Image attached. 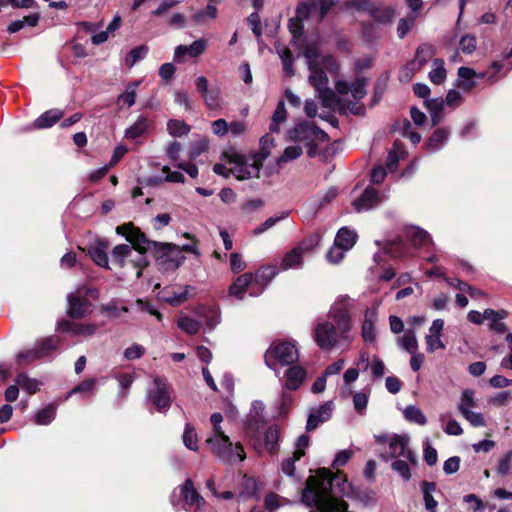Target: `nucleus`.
Masks as SVG:
<instances>
[{"label": "nucleus", "instance_id": "obj_54", "mask_svg": "<svg viewBox=\"0 0 512 512\" xmlns=\"http://www.w3.org/2000/svg\"><path fill=\"white\" fill-rule=\"evenodd\" d=\"M94 391H95V380L94 379H89V380L83 381L82 383L77 385L75 388H73L68 393L66 398H68L72 394H77V393H81L84 396H90V395H92L94 393Z\"/></svg>", "mask_w": 512, "mask_h": 512}, {"label": "nucleus", "instance_id": "obj_17", "mask_svg": "<svg viewBox=\"0 0 512 512\" xmlns=\"http://www.w3.org/2000/svg\"><path fill=\"white\" fill-rule=\"evenodd\" d=\"M58 330L68 332L72 336L90 337L98 330V325L95 323H80L62 320L58 322Z\"/></svg>", "mask_w": 512, "mask_h": 512}, {"label": "nucleus", "instance_id": "obj_34", "mask_svg": "<svg viewBox=\"0 0 512 512\" xmlns=\"http://www.w3.org/2000/svg\"><path fill=\"white\" fill-rule=\"evenodd\" d=\"M447 72L444 62L441 59H434L432 70L429 72V79L433 84L440 85L446 80Z\"/></svg>", "mask_w": 512, "mask_h": 512}, {"label": "nucleus", "instance_id": "obj_8", "mask_svg": "<svg viewBox=\"0 0 512 512\" xmlns=\"http://www.w3.org/2000/svg\"><path fill=\"white\" fill-rule=\"evenodd\" d=\"M228 165L232 175L238 180H246L259 176L262 161L256 156L246 158L241 154L232 153L229 155Z\"/></svg>", "mask_w": 512, "mask_h": 512}, {"label": "nucleus", "instance_id": "obj_64", "mask_svg": "<svg viewBox=\"0 0 512 512\" xmlns=\"http://www.w3.org/2000/svg\"><path fill=\"white\" fill-rule=\"evenodd\" d=\"M145 348L139 344H133L124 351V358L126 360L139 359L143 356Z\"/></svg>", "mask_w": 512, "mask_h": 512}, {"label": "nucleus", "instance_id": "obj_31", "mask_svg": "<svg viewBox=\"0 0 512 512\" xmlns=\"http://www.w3.org/2000/svg\"><path fill=\"white\" fill-rule=\"evenodd\" d=\"M280 429L277 425L269 426L264 434L265 449L269 453H276L279 449Z\"/></svg>", "mask_w": 512, "mask_h": 512}, {"label": "nucleus", "instance_id": "obj_24", "mask_svg": "<svg viewBox=\"0 0 512 512\" xmlns=\"http://www.w3.org/2000/svg\"><path fill=\"white\" fill-rule=\"evenodd\" d=\"M485 73L477 74L472 68L460 67L458 69L457 86L464 92L471 91L476 86L475 78H484Z\"/></svg>", "mask_w": 512, "mask_h": 512}, {"label": "nucleus", "instance_id": "obj_37", "mask_svg": "<svg viewBox=\"0 0 512 512\" xmlns=\"http://www.w3.org/2000/svg\"><path fill=\"white\" fill-rule=\"evenodd\" d=\"M149 124L147 118L140 116L133 125L125 131V137L128 139H135L142 136L148 129Z\"/></svg>", "mask_w": 512, "mask_h": 512}, {"label": "nucleus", "instance_id": "obj_42", "mask_svg": "<svg viewBox=\"0 0 512 512\" xmlns=\"http://www.w3.org/2000/svg\"><path fill=\"white\" fill-rule=\"evenodd\" d=\"M16 384L29 394H34L39 390L41 383L35 378H30L25 373H20L16 377Z\"/></svg>", "mask_w": 512, "mask_h": 512}, {"label": "nucleus", "instance_id": "obj_46", "mask_svg": "<svg viewBox=\"0 0 512 512\" xmlns=\"http://www.w3.org/2000/svg\"><path fill=\"white\" fill-rule=\"evenodd\" d=\"M203 100L207 107L212 110H217L221 108V92L217 87L210 88L206 94L203 96Z\"/></svg>", "mask_w": 512, "mask_h": 512}, {"label": "nucleus", "instance_id": "obj_4", "mask_svg": "<svg viewBox=\"0 0 512 512\" xmlns=\"http://www.w3.org/2000/svg\"><path fill=\"white\" fill-rule=\"evenodd\" d=\"M338 476L327 479L310 476L302 492V501L311 507L310 512H348L347 504L336 497L334 486L340 485Z\"/></svg>", "mask_w": 512, "mask_h": 512}, {"label": "nucleus", "instance_id": "obj_3", "mask_svg": "<svg viewBox=\"0 0 512 512\" xmlns=\"http://www.w3.org/2000/svg\"><path fill=\"white\" fill-rule=\"evenodd\" d=\"M350 305L349 296H339L329 311V316L335 324L324 321L315 327L314 340L321 349L329 350L337 344L340 338H347L346 335L351 329V317L348 311Z\"/></svg>", "mask_w": 512, "mask_h": 512}, {"label": "nucleus", "instance_id": "obj_61", "mask_svg": "<svg viewBox=\"0 0 512 512\" xmlns=\"http://www.w3.org/2000/svg\"><path fill=\"white\" fill-rule=\"evenodd\" d=\"M476 49V38L472 35H465L460 39L459 50L471 54Z\"/></svg>", "mask_w": 512, "mask_h": 512}, {"label": "nucleus", "instance_id": "obj_19", "mask_svg": "<svg viewBox=\"0 0 512 512\" xmlns=\"http://www.w3.org/2000/svg\"><path fill=\"white\" fill-rule=\"evenodd\" d=\"M307 377V370L300 365H289L284 374L283 386L289 391L298 390Z\"/></svg>", "mask_w": 512, "mask_h": 512}, {"label": "nucleus", "instance_id": "obj_51", "mask_svg": "<svg viewBox=\"0 0 512 512\" xmlns=\"http://www.w3.org/2000/svg\"><path fill=\"white\" fill-rule=\"evenodd\" d=\"M167 130L170 135L179 137L186 135L190 131V127L185 122L174 119L167 123Z\"/></svg>", "mask_w": 512, "mask_h": 512}, {"label": "nucleus", "instance_id": "obj_62", "mask_svg": "<svg viewBox=\"0 0 512 512\" xmlns=\"http://www.w3.org/2000/svg\"><path fill=\"white\" fill-rule=\"evenodd\" d=\"M359 370L360 368H349L344 372L343 380L345 382V389L343 390V393H352L351 388H349V385L353 382H355L359 377Z\"/></svg>", "mask_w": 512, "mask_h": 512}, {"label": "nucleus", "instance_id": "obj_56", "mask_svg": "<svg viewBox=\"0 0 512 512\" xmlns=\"http://www.w3.org/2000/svg\"><path fill=\"white\" fill-rule=\"evenodd\" d=\"M369 396L365 392H356L353 395V406L355 411L363 415L366 411Z\"/></svg>", "mask_w": 512, "mask_h": 512}, {"label": "nucleus", "instance_id": "obj_20", "mask_svg": "<svg viewBox=\"0 0 512 512\" xmlns=\"http://www.w3.org/2000/svg\"><path fill=\"white\" fill-rule=\"evenodd\" d=\"M207 45L205 39L195 40L190 45H178L174 51V61L181 63L185 56L197 58L205 52Z\"/></svg>", "mask_w": 512, "mask_h": 512}, {"label": "nucleus", "instance_id": "obj_40", "mask_svg": "<svg viewBox=\"0 0 512 512\" xmlns=\"http://www.w3.org/2000/svg\"><path fill=\"white\" fill-rule=\"evenodd\" d=\"M433 54L432 47L427 44H423L419 46L416 52L415 59L410 63V66L415 67V69H421L427 61L431 58Z\"/></svg>", "mask_w": 512, "mask_h": 512}, {"label": "nucleus", "instance_id": "obj_7", "mask_svg": "<svg viewBox=\"0 0 512 512\" xmlns=\"http://www.w3.org/2000/svg\"><path fill=\"white\" fill-rule=\"evenodd\" d=\"M88 296L96 299L98 291L91 287H81L68 295V314L72 318L80 319L92 313L93 304L87 299Z\"/></svg>", "mask_w": 512, "mask_h": 512}, {"label": "nucleus", "instance_id": "obj_2", "mask_svg": "<svg viewBox=\"0 0 512 512\" xmlns=\"http://www.w3.org/2000/svg\"><path fill=\"white\" fill-rule=\"evenodd\" d=\"M116 233L125 237L131 245H116L111 252L112 263L120 268L135 270L136 278H140L142 270L148 266L145 253L151 248L152 241L132 223L117 226Z\"/></svg>", "mask_w": 512, "mask_h": 512}, {"label": "nucleus", "instance_id": "obj_30", "mask_svg": "<svg viewBox=\"0 0 512 512\" xmlns=\"http://www.w3.org/2000/svg\"><path fill=\"white\" fill-rule=\"evenodd\" d=\"M64 113L59 109H51L43 114H41L36 120H35V127L39 129L43 128H49L53 126L56 122H58L62 117Z\"/></svg>", "mask_w": 512, "mask_h": 512}, {"label": "nucleus", "instance_id": "obj_53", "mask_svg": "<svg viewBox=\"0 0 512 512\" xmlns=\"http://www.w3.org/2000/svg\"><path fill=\"white\" fill-rule=\"evenodd\" d=\"M445 101L443 99H431L426 101V106L431 114L432 121L436 124L439 121L440 113L443 110Z\"/></svg>", "mask_w": 512, "mask_h": 512}, {"label": "nucleus", "instance_id": "obj_36", "mask_svg": "<svg viewBox=\"0 0 512 512\" xmlns=\"http://www.w3.org/2000/svg\"><path fill=\"white\" fill-rule=\"evenodd\" d=\"M512 471V450L501 454L497 459L496 473L500 477L508 476Z\"/></svg>", "mask_w": 512, "mask_h": 512}, {"label": "nucleus", "instance_id": "obj_23", "mask_svg": "<svg viewBox=\"0 0 512 512\" xmlns=\"http://www.w3.org/2000/svg\"><path fill=\"white\" fill-rule=\"evenodd\" d=\"M380 203L377 191L371 187H367L360 197L353 201L354 209L357 212H365Z\"/></svg>", "mask_w": 512, "mask_h": 512}, {"label": "nucleus", "instance_id": "obj_16", "mask_svg": "<svg viewBox=\"0 0 512 512\" xmlns=\"http://www.w3.org/2000/svg\"><path fill=\"white\" fill-rule=\"evenodd\" d=\"M356 366L359 367L362 371H367L370 369L374 380L382 378L386 372V366L384 362L377 355H374L372 358H370L366 352H362L360 354L359 359L356 361Z\"/></svg>", "mask_w": 512, "mask_h": 512}, {"label": "nucleus", "instance_id": "obj_9", "mask_svg": "<svg viewBox=\"0 0 512 512\" xmlns=\"http://www.w3.org/2000/svg\"><path fill=\"white\" fill-rule=\"evenodd\" d=\"M212 452L224 463H233L236 460L243 461L246 454L240 443H233L228 436L218 438H208L206 440Z\"/></svg>", "mask_w": 512, "mask_h": 512}, {"label": "nucleus", "instance_id": "obj_38", "mask_svg": "<svg viewBox=\"0 0 512 512\" xmlns=\"http://www.w3.org/2000/svg\"><path fill=\"white\" fill-rule=\"evenodd\" d=\"M276 50L282 61L283 70L285 74L289 77L294 76L295 70L293 68V56L291 51L284 46H278Z\"/></svg>", "mask_w": 512, "mask_h": 512}, {"label": "nucleus", "instance_id": "obj_63", "mask_svg": "<svg viewBox=\"0 0 512 512\" xmlns=\"http://www.w3.org/2000/svg\"><path fill=\"white\" fill-rule=\"evenodd\" d=\"M216 16L217 8L214 5H207V7L204 10L199 11L194 15V20L197 23H202L205 20V18L214 19L216 18Z\"/></svg>", "mask_w": 512, "mask_h": 512}, {"label": "nucleus", "instance_id": "obj_44", "mask_svg": "<svg viewBox=\"0 0 512 512\" xmlns=\"http://www.w3.org/2000/svg\"><path fill=\"white\" fill-rule=\"evenodd\" d=\"M138 87V82H133L129 84L126 90L118 96L117 104L120 107L127 106L131 107L136 100V89Z\"/></svg>", "mask_w": 512, "mask_h": 512}, {"label": "nucleus", "instance_id": "obj_5", "mask_svg": "<svg viewBox=\"0 0 512 512\" xmlns=\"http://www.w3.org/2000/svg\"><path fill=\"white\" fill-rule=\"evenodd\" d=\"M374 437L379 444L388 445V451L383 457L385 460H393L391 468L404 481H409L412 477L411 466L416 464V455L409 447V436L407 434H380Z\"/></svg>", "mask_w": 512, "mask_h": 512}, {"label": "nucleus", "instance_id": "obj_49", "mask_svg": "<svg viewBox=\"0 0 512 512\" xmlns=\"http://www.w3.org/2000/svg\"><path fill=\"white\" fill-rule=\"evenodd\" d=\"M183 443L188 449L192 451L198 450L197 434L194 427L189 423L185 425L183 433Z\"/></svg>", "mask_w": 512, "mask_h": 512}, {"label": "nucleus", "instance_id": "obj_57", "mask_svg": "<svg viewBox=\"0 0 512 512\" xmlns=\"http://www.w3.org/2000/svg\"><path fill=\"white\" fill-rule=\"evenodd\" d=\"M347 251V249H344L343 247L334 243V245L327 252V260L332 264H338L344 258Z\"/></svg>", "mask_w": 512, "mask_h": 512}, {"label": "nucleus", "instance_id": "obj_13", "mask_svg": "<svg viewBox=\"0 0 512 512\" xmlns=\"http://www.w3.org/2000/svg\"><path fill=\"white\" fill-rule=\"evenodd\" d=\"M147 398L159 412L165 413L171 405L170 387L167 381L164 378L155 377Z\"/></svg>", "mask_w": 512, "mask_h": 512}, {"label": "nucleus", "instance_id": "obj_41", "mask_svg": "<svg viewBox=\"0 0 512 512\" xmlns=\"http://www.w3.org/2000/svg\"><path fill=\"white\" fill-rule=\"evenodd\" d=\"M55 416L56 406L49 404L36 412L34 421L37 425H48L54 420Z\"/></svg>", "mask_w": 512, "mask_h": 512}, {"label": "nucleus", "instance_id": "obj_14", "mask_svg": "<svg viewBox=\"0 0 512 512\" xmlns=\"http://www.w3.org/2000/svg\"><path fill=\"white\" fill-rule=\"evenodd\" d=\"M327 135L311 122L304 121L289 131V137L295 142L309 145L311 142L325 138Z\"/></svg>", "mask_w": 512, "mask_h": 512}, {"label": "nucleus", "instance_id": "obj_1", "mask_svg": "<svg viewBox=\"0 0 512 512\" xmlns=\"http://www.w3.org/2000/svg\"><path fill=\"white\" fill-rule=\"evenodd\" d=\"M309 70L308 81L315 89L322 105L332 111L342 114H360L363 108L355 102L346 101L328 87L327 72L337 75L339 64L331 55H322L317 46H308L304 51Z\"/></svg>", "mask_w": 512, "mask_h": 512}, {"label": "nucleus", "instance_id": "obj_27", "mask_svg": "<svg viewBox=\"0 0 512 512\" xmlns=\"http://www.w3.org/2000/svg\"><path fill=\"white\" fill-rule=\"evenodd\" d=\"M196 314L205 321L209 330L214 329L220 322V313L215 307L200 305L196 309Z\"/></svg>", "mask_w": 512, "mask_h": 512}, {"label": "nucleus", "instance_id": "obj_26", "mask_svg": "<svg viewBox=\"0 0 512 512\" xmlns=\"http://www.w3.org/2000/svg\"><path fill=\"white\" fill-rule=\"evenodd\" d=\"M279 273V268L275 265H269L261 267L255 274V282L261 286V289L257 293H251L252 296H257L263 292L272 279H274Z\"/></svg>", "mask_w": 512, "mask_h": 512}, {"label": "nucleus", "instance_id": "obj_25", "mask_svg": "<svg viewBox=\"0 0 512 512\" xmlns=\"http://www.w3.org/2000/svg\"><path fill=\"white\" fill-rule=\"evenodd\" d=\"M252 281V273H244L240 275L229 287V295L235 297L237 300H243L246 294V290Z\"/></svg>", "mask_w": 512, "mask_h": 512}, {"label": "nucleus", "instance_id": "obj_60", "mask_svg": "<svg viewBox=\"0 0 512 512\" xmlns=\"http://www.w3.org/2000/svg\"><path fill=\"white\" fill-rule=\"evenodd\" d=\"M265 406L263 402L259 400H255L251 404V409L249 413V417L252 418L256 423L263 422L264 420V412Z\"/></svg>", "mask_w": 512, "mask_h": 512}, {"label": "nucleus", "instance_id": "obj_47", "mask_svg": "<svg viewBox=\"0 0 512 512\" xmlns=\"http://www.w3.org/2000/svg\"><path fill=\"white\" fill-rule=\"evenodd\" d=\"M195 293V288L192 286H186L178 292H173L171 295L164 297L165 301L171 305H179L187 300L188 297Z\"/></svg>", "mask_w": 512, "mask_h": 512}, {"label": "nucleus", "instance_id": "obj_21", "mask_svg": "<svg viewBox=\"0 0 512 512\" xmlns=\"http://www.w3.org/2000/svg\"><path fill=\"white\" fill-rule=\"evenodd\" d=\"M179 489L186 505L197 510H202L205 507L206 501L195 489L191 479L188 478Z\"/></svg>", "mask_w": 512, "mask_h": 512}, {"label": "nucleus", "instance_id": "obj_28", "mask_svg": "<svg viewBox=\"0 0 512 512\" xmlns=\"http://www.w3.org/2000/svg\"><path fill=\"white\" fill-rule=\"evenodd\" d=\"M397 346L407 353H414L418 350V340L414 329L408 328L404 334L396 339Z\"/></svg>", "mask_w": 512, "mask_h": 512}, {"label": "nucleus", "instance_id": "obj_52", "mask_svg": "<svg viewBox=\"0 0 512 512\" xmlns=\"http://www.w3.org/2000/svg\"><path fill=\"white\" fill-rule=\"evenodd\" d=\"M288 215H289V212L283 211V212H280L279 215L269 217L260 226H258L257 228L254 229V234L258 235V234H261V233L267 231L268 229L272 228L279 221L287 218Z\"/></svg>", "mask_w": 512, "mask_h": 512}, {"label": "nucleus", "instance_id": "obj_11", "mask_svg": "<svg viewBox=\"0 0 512 512\" xmlns=\"http://www.w3.org/2000/svg\"><path fill=\"white\" fill-rule=\"evenodd\" d=\"M317 244L318 241L312 237L299 242L296 246L284 254L280 269L286 271L289 269L302 268L304 263L303 256L306 253L312 251Z\"/></svg>", "mask_w": 512, "mask_h": 512}, {"label": "nucleus", "instance_id": "obj_45", "mask_svg": "<svg viewBox=\"0 0 512 512\" xmlns=\"http://www.w3.org/2000/svg\"><path fill=\"white\" fill-rule=\"evenodd\" d=\"M177 326L187 334L194 335L200 329V322L189 316L183 315L178 318Z\"/></svg>", "mask_w": 512, "mask_h": 512}, {"label": "nucleus", "instance_id": "obj_6", "mask_svg": "<svg viewBox=\"0 0 512 512\" xmlns=\"http://www.w3.org/2000/svg\"><path fill=\"white\" fill-rule=\"evenodd\" d=\"M299 359V351L296 341H274L267 349L264 360L267 367L277 372V365L289 366Z\"/></svg>", "mask_w": 512, "mask_h": 512}, {"label": "nucleus", "instance_id": "obj_12", "mask_svg": "<svg viewBox=\"0 0 512 512\" xmlns=\"http://www.w3.org/2000/svg\"><path fill=\"white\" fill-rule=\"evenodd\" d=\"M476 406L477 402L475 399V391L472 389L463 390L457 405L458 411L471 426L484 427L486 425V421L483 414L473 411Z\"/></svg>", "mask_w": 512, "mask_h": 512}, {"label": "nucleus", "instance_id": "obj_33", "mask_svg": "<svg viewBox=\"0 0 512 512\" xmlns=\"http://www.w3.org/2000/svg\"><path fill=\"white\" fill-rule=\"evenodd\" d=\"M108 246L103 243H97L89 248V254L91 259L98 266L108 268Z\"/></svg>", "mask_w": 512, "mask_h": 512}, {"label": "nucleus", "instance_id": "obj_29", "mask_svg": "<svg viewBox=\"0 0 512 512\" xmlns=\"http://www.w3.org/2000/svg\"><path fill=\"white\" fill-rule=\"evenodd\" d=\"M405 236L414 246H425L432 242L430 235L417 226H409L405 229Z\"/></svg>", "mask_w": 512, "mask_h": 512}, {"label": "nucleus", "instance_id": "obj_55", "mask_svg": "<svg viewBox=\"0 0 512 512\" xmlns=\"http://www.w3.org/2000/svg\"><path fill=\"white\" fill-rule=\"evenodd\" d=\"M300 459H301L300 456L292 453L291 456H288L287 458L283 459V461L281 462V471L289 477L294 476L295 471H296L295 463L297 461H299Z\"/></svg>", "mask_w": 512, "mask_h": 512}, {"label": "nucleus", "instance_id": "obj_32", "mask_svg": "<svg viewBox=\"0 0 512 512\" xmlns=\"http://www.w3.org/2000/svg\"><path fill=\"white\" fill-rule=\"evenodd\" d=\"M357 234L354 230L347 227H342L338 230L334 243L350 250L356 243Z\"/></svg>", "mask_w": 512, "mask_h": 512}, {"label": "nucleus", "instance_id": "obj_15", "mask_svg": "<svg viewBox=\"0 0 512 512\" xmlns=\"http://www.w3.org/2000/svg\"><path fill=\"white\" fill-rule=\"evenodd\" d=\"M333 410L334 403L332 401H327L318 407L311 408L308 414L306 430L311 432L320 424L328 421L332 416Z\"/></svg>", "mask_w": 512, "mask_h": 512}, {"label": "nucleus", "instance_id": "obj_18", "mask_svg": "<svg viewBox=\"0 0 512 512\" xmlns=\"http://www.w3.org/2000/svg\"><path fill=\"white\" fill-rule=\"evenodd\" d=\"M335 90L340 98L351 92L355 100H360L366 95V79L358 78L351 85L344 80H338L335 83Z\"/></svg>", "mask_w": 512, "mask_h": 512}, {"label": "nucleus", "instance_id": "obj_35", "mask_svg": "<svg viewBox=\"0 0 512 512\" xmlns=\"http://www.w3.org/2000/svg\"><path fill=\"white\" fill-rule=\"evenodd\" d=\"M404 418L411 423L424 426L427 423V418L420 408L415 405H408L403 410Z\"/></svg>", "mask_w": 512, "mask_h": 512}, {"label": "nucleus", "instance_id": "obj_59", "mask_svg": "<svg viewBox=\"0 0 512 512\" xmlns=\"http://www.w3.org/2000/svg\"><path fill=\"white\" fill-rule=\"evenodd\" d=\"M302 155V148L299 146H289L287 147L282 156L279 157L278 163H286L292 160L297 159Z\"/></svg>", "mask_w": 512, "mask_h": 512}, {"label": "nucleus", "instance_id": "obj_10", "mask_svg": "<svg viewBox=\"0 0 512 512\" xmlns=\"http://www.w3.org/2000/svg\"><path fill=\"white\" fill-rule=\"evenodd\" d=\"M152 247L158 253L157 262L164 271L176 270L185 261V256L182 254L180 246L152 241L151 248Z\"/></svg>", "mask_w": 512, "mask_h": 512}, {"label": "nucleus", "instance_id": "obj_50", "mask_svg": "<svg viewBox=\"0 0 512 512\" xmlns=\"http://www.w3.org/2000/svg\"><path fill=\"white\" fill-rule=\"evenodd\" d=\"M403 150L397 143L394 144L393 149L389 152L386 160V166L390 172L396 171L398 168V162L403 157Z\"/></svg>", "mask_w": 512, "mask_h": 512}, {"label": "nucleus", "instance_id": "obj_58", "mask_svg": "<svg viewBox=\"0 0 512 512\" xmlns=\"http://www.w3.org/2000/svg\"><path fill=\"white\" fill-rule=\"evenodd\" d=\"M261 149L256 155L258 159L263 161L270 154V148L274 146V140L270 135H265L260 140Z\"/></svg>", "mask_w": 512, "mask_h": 512}, {"label": "nucleus", "instance_id": "obj_22", "mask_svg": "<svg viewBox=\"0 0 512 512\" xmlns=\"http://www.w3.org/2000/svg\"><path fill=\"white\" fill-rule=\"evenodd\" d=\"M443 328L444 321L442 319H436L432 322L429 328V333L425 337L427 351L429 353H433L438 349L445 348V344L441 340Z\"/></svg>", "mask_w": 512, "mask_h": 512}, {"label": "nucleus", "instance_id": "obj_48", "mask_svg": "<svg viewBox=\"0 0 512 512\" xmlns=\"http://www.w3.org/2000/svg\"><path fill=\"white\" fill-rule=\"evenodd\" d=\"M48 356V350L45 349H30L18 353L17 360L19 363H31L36 359Z\"/></svg>", "mask_w": 512, "mask_h": 512}, {"label": "nucleus", "instance_id": "obj_39", "mask_svg": "<svg viewBox=\"0 0 512 512\" xmlns=\"http://www.w3.org/2000/svg\"><path fill=\"white\" fill-rule=\"evenodd\" d=\"M448 137L449 132L446 129H437L429 138L427 142V147L431 151H437L445 145V143L448 140Z\"/></svg>", "mask_w": 512, "mask_h": 512}, {"label": "nucleus", "instance_id": "obj_43", "mask_svg": "<svg viewBox=\"0 0 512 512\" xmlns=\"http://www.w3.org/2000/svg\"><path fill=\"white\" fill-rule=\"evenodd\" d=\"M287 118V111L285 103L280 101L273 113L272 122L270 124V131L272 133H278L280 131V124L285 122Z\"/></svg>", "mask_w": 512, "mask_h": 512}]
</instances>
